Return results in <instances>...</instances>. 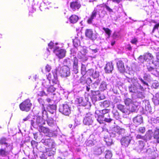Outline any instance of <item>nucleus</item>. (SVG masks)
Masks as SVG:
<instances>
[{
	"label": "nucleus",
	"mask_w": 159,
	"mask_h": 159,
	"mask_svg": "<svg viewBox=\"0 0 159 159\" xmlns=\"http://www.w3.org/2000/svg\"><path fill=\"white\" fill-rule=\"evenodd\" d=\"M138 131L142 134H144L145 131V128L144 127H140L138 129Z\"/></svg>",
	"instance_id": "obj_41"
},
{
	"label": "nucleus",
	"mask_w": 159,
	"mask_h": 159,
	"mask_svg": "<svg viewBox=\"0 0 159 159\" xmlns=\"http://www.w3.org/2000/svg\"><path fill=\"white\" fill-rule=\"evenodd\" d=\"M86 67L84 65H82L81 66V73L85 75L86 72Z\"/></svg>",
	"instance_id": "obj_44"
},
{
	"label": "nucleus",
	"mask_w": 159,
	"mask_h": 159,
	"mask_svg": "<svg viewBox=\"0 0 159 159\" xmlns=\"http://www.w3.org/2000/svg\"><path fill=\"white\" fill-rule=\"evenodd\" d=\"M8 153L7 151H6L5 148H0V155L2 157H5L6 156Z\"/></svg>",
	"instance_id": "obj_29"
},
{
	"label": "nucleus",
	"mask_w": 159,
	"mask_h": 159,
	"mask_svg": "<svg viewBox=\"0 0 159 159\" xmlns=\"http://www.w3.org/2000/svg\"><path fill=\"white\" fill-rule=\"evenodd\" d=\"M38 131L40 133H43L46 134V136L50 137L49 136L50 130L48 128L44 127L43 126H40L39 127Z\"/></svg>",
	"instance_id": "obj_12"
},
{
	"label": "nucleus",
	"mask_w": 159,
	"mask_h": 159,
	"mask_svg": "<svg viewBox=\"0 0 159 159\" xmlns=\"http://www.w3.org/2000/svg\"><path fill=\"white\" fill-rule=\"evenodd\" d=\"M133 122L137 125H139L143 122V118L141 115L137 116L133 119Z\"/></svg>",
	"instance_id": "obj_19"
},
{
	"label": "nucleus",
	"mask_w": 159,
	"mask_h": 159,
	"mask_svg": "<svg viewBox=\"0 0 159 159\" xmlns=\"http://www.w3.org/2000/svg\"><path fill=\"white\" fill-rule=\"evenodd\" d=\"M38 143L34 140H32L31 141V146L33 147H36Z\"/></svg>",
	"instance_id": "obj_46"
},
{
	"label": "nucleus",
	"mask_w": 159,
	"mask_h": 159,
	"mask_svg": "<svg viewBox=\"0 0 159 159\" xmlns=\"http://www.w3.org/2000/svg\"><path fill=\"white\" fill-rule=\"evenodd\" d=\"M54 52L56 56L60 59L63 58L66 56V51L64 49L56 48Z\"/></svg>",
	"instance_id": "obj_5"
},
{
	"label": "nucleus",
	"mask_w": 159,
	"mask_h": 159,
	"mask_svg": "<svg viewBox=\"0 0 159 159\" xmlns=\"http://www.w3.org/2000/svg\"><path fill=\"white\" fill-rule=\"evenodd\" d=\"M71 61L73 63V71L76 74L78 72V60L76 57H74Z\"/></svg>",
	"instance_id": "obj_8"
},
{
	"label": "nucleus",
	"mask_w": 159,
	"mask_h": 159,
	"mask_svg": "<svg viewBox=\"0 0 159 159\" xmlns=\"http://www.w3.org/2000/svg\"><path fill=\"white\" fill-rule=\"evenodd\" d=\"M112 156V153L109 151H106L105 157L107 159H110Z\"/></svg>",
	"instance_id": "obj_38"
},
{
	"label": "nucleus",
	"mask_w": 159,
	"mask_h": 159,
	"mask_svg": "<svg viewBox=\"0 0 159 159\" xmlns=\"http://www.w3.org/2000/svg\"><path fill=\"white\" fill-rule=\"evenodd\" d=\"M153 101L155 105L159 104V101L156 97L153 98Z\"/></svg>",
	"instance_id": "obj_52"
},
{
	"label": "nucleus",
	"mask_w": 159,
	"mask_h": 159,
	"mask_svg": "<svg viewBox=\"0 0 159 159\" xmlns=\"http://www.w3.org/2000/svg\"><path fill=\"white\" fill-rule=\"evenodd\" d=\"M47 78L49 81L52 80L53 83L57 84L58 82V80L57 70L55 69L52 70L51 73L48 74Z\"/></svg>",
	"instance_id": "obj_2"
},
{
	"label": "nucleus",
	"mask_w": 159,
	"mask_h": 159,
	"mask_svg": "<svg viewBox=\"0 0 159 159\" xmlns=\"http://www.w3.org/2000/svg\"><path fill=\"white\" fill-rule=\"evenodd\" d=\"M36 124L39 127L45 124V120L42 117L38 116L36 117Z\"/></svg>",
	"instance_id": "obj_18"
},
{
	"label": "nucleus",
	"mask_w": 159,
	"mask_h": 159,
	"mask_svg": "<svg viewBox=\"0 0 159 159\" xmlns=\"http://www.w3.org/2000/svg\"><path fill=\"white\" fill-rule=\"evenodd\" d=\"M154 138L157 139V142L159 143V140L158 139L159 138V129H157L155 130L154 133Z\"/></svg>",
	"instance_id": "obj_30"
},
{
	"label": "nucleus",
	"mask_w": 159,
	"mask_h": 159,
	"mask_svg": "<svg viewBox=\"0 0 159 159\" xmlns=\"http://www.w3.org/2000/svg\"><path fill=\"white\" fill-rule=\"evenodd\" d=\"M112 112L113 114L114 117L116 118H118L119 116V113L116 110H113Z\"/></svg>",
	"instance_id": "obj_42"
},
{
	"label": "nucleus",
	"mask_w": 159,
	"mask_h": 159,
	"mask_svg": "<svg viewBox=\"0 0 159 159\" xmlns=\"http://www.w3.org/2000/svg\"><path fill=\"white\" fill-rule=\"evenodd\" d=\"M116 65L118 70L120 73H123L125 71L124 64L122 60H118L116 63Z\"/></svg>",
	"instance_id": "obj_11"
},
{
	"label": "nucleus",
	"mask_w": 159,
	"mask_h": 159,
	"mask_svg": "<svg viewBox=\"0 0 159 159\" xmlns=\"http://www.w3.org/2000/svg\"><path fill=\"white\" fill-rule=\"evenodd\" d=\"M100 112V111L99 110H97L95 111L96 116L98 117L97 120L100 124L103 123L104 120L108 123H110L111 122L112 120L110 118H105L104 119V116H103L99 114Z\"/></svg>",
	"instance_id": "obj_3"
},
{
	"label": "nucleus",
	"mask_w": 159,
	"mask_h": 159,
	"mask_svg": "<svg viewBox=\"0 0 159 159\" xmlns=\"http://www.w3.org/2000/svg\"><path fill=\"white\" fill-rule=\"evenodd\" d=\"M102 30L104 31L105 33L107 34L108 38H109L111 35V30L108 28L105 27H103Z\"/></svg>",
	"instance_id": "obj_31"
},
{
	"label": "nucleus",
	"mask_w": 159,
	"mask_h": 159,
	"mask_svg": "<svg viewBox=\"0 0 159 159\" xmlns=\"http://www.w3.org/2000/svg\"><path fill=\"white\" fill-rule=\"evenodd\" d=\"M51 69V66L48 64H47L45 67L46 71L48 72L50 71Z\"/></svg>",
	"instance_id": "obj_48"
},
{
	"label": "nucleus",
	"mask_w": 159,
	"mask_h": 159,
	"mask_svg": "<svg viewBox=\"0 0 159 159\" xmlns=\"http://www.w3.org/2000/svg\"><path fill=\"white\" fill-rule=\"evenodd\" d=\"M152 130H148L144 135L145 139V141H146L147 140H150L152 137Z\"/></svg>",
	"instance_id": "obj_26"
},
{
	"label": "nucleus",
	"mask_w": 159,
	"mask_h": 159,
	"mask_svg": "<svg viewBox=\"0 0 159 159\" xmlns=\"http://www.w3.org/2000/svg\"><path fill=\"white\" fill-rule=\"evenodd\" d=\"M84 75H83L80 78V83H83L86 80V77L84 76Z\"/></svg>",
	"instance_id": "obj_51"
},
{
	"label": "nucleus",
	"mask_w": 159,
	"mask_h": 159,
	"mask_svg": "<svg viewBox=\"0 0 159 159\" xmlns=\"http://www.w3.org/2000/svg\"><path fill=\"white\" fill-rule=\"evenodd\" d=\"M91 93L93 95H97L100 94V92L98 90H91Z\"/></svg>",
	"instance_id": "obj_49"
},
{
	"label": "nucleus",
	"mask_w": 159,
	"mask_h": 159,
	"mask_svg": "<svg viewBox=\"0 0 159 159\" xmlns=\"http://www.w3.org/2000/svg\"><path fill=\"white\" fill-rule=\"evenodd\" d=\"M138 40L137 38H134L132 39L130 41V42L133 44H136Z\"/></svg>",
	"instance_id": "obj_53"
},
{
	"label": "nucleus",
	"mask_w": 159,
	"mask_h": 159,
	"mask_svg": "<svg viewBox=\"0 0 159 159\" xmlns=\"http://www.w3.org/2000/svg\"><path fill=\"white\" fill-rule=\"evenodd\" d=\"M83 98H80L78 99V101L79 104L82 105H84L85 104L83 101Z\"/></svg>",
	"instance_id": "obj_47"
},
{
	"label": "nucleus",
	"mask_w": 159,
	"mask_h": 159,
	"mask_svg": "<svg viewBox=\"0 0 159 159\" xmlns=\"http://www.w3.org/2000/svg\"><path fill=\"white\" fill-rule=\"evenodd\" d=\"M69 20L70 23L74 24L76 23L79 19L78 16L75 15H72L69 18Z\"/></svg>",
	"instance_id": "obj_20"
},
{
	"label": "nucleus",
	"mask_w": 159,
	"mask_h": 159,
	"mask_svg": "<svg viewBox=\"0 0 159 159\" xmlns=\"http://www.w3.org/2000/svg\"><path fill=\"white\" fill-rule=\"evenodd\" d=\"M34 136V138L36 140H37L38 139V133H35L33 134Z\"/></svg>",
	"instance_id": "obj_60"
},
{
	"label": "nucleus",
	"mask_w": 159,
	"mask_h": 159,
	"mask_svg": "<svg viewBox=\"0 0 159 159\" xmlns=\"http://www.w3.org/2000/svg\"><path fill=\"white\" fill-rule=\"evenodd\" d=\"M141 86V85L137 83L134 84L129 87V91L130 92L135 93L137 92L138 87Z\"/></svg>",
	"instance_id": "obj_14"
},
{
	"label": "nucleus",
	"mask_w": 159,
	"mask_h": 159,
	"mask_svg": "<svg viewBox=\"0 0 159 159\" xmlns=\"http://www.w3.org/2000/svg\"><path fill=\"white\" fill-rule=\"evenodd\" d=\"M80 2L78 1H73L70 3V7L73 11H78L81 7Z\"/></svg>",
	"instance_id": "obj_6"
},
{
	"label": "nucleus",
	"mask_w": 159,
	"mask_h": 159,
	"mask_svg": "<svg viewBox=\"0 0 159 159\" xmlns=\"http://www.w3.org/2000/svg\"><path fill=\"white\" fill-rule=\"evenodd\" d=\"M42 85L45 87L46 88L48 87L49 85V82L47 80H43L42 82Z\"/></svg>",
	"instance_id": "obj_40"
},
{
	"label": "nucleus",
	"mask_w": 159,
	"mask_h": 159,
	"mask_svg": "<svg viewBox=\"0 0 159 159\" xmlns=\"http://www.w3.org/2000/svg\"><path fill=\"white\" fill-rule=\"evenodd\" d=\"M56 90V88L53 85H51L47 88V91L48 93H52L54 92Z\"/></svg>",
	"instance_id": "obj_36"
},
{
	"label": "nucleus",
	"mask_w": 159,
	"mask_h": 159,
	"mask_svg": "<svg viewBox=\"0 0 159 159\" xmlns=\"http://www.w3.org/2000/svg\"><path fill=\"white\" fill-rule=\"evenodd\" d=\"M131 140V137L129 136L123 137L120 140V143L123 147H127Z\"/></svg>",
	"instance_id": "obj_7"
},
{
	"label": "nucleus",
	"mask_w": 159,
	"mask_h": 159,
	"mask_svg": "<svg viewBox=\"0 0 159 159\" xmlns=\"http://www.w3.org/2000/svg\"><path fill=\"white\" fill-rule=\"evenodd\" d=\"M85 144L87 146H92L94 145L93 142L91 139L87 140L85 142Z\"/></svg>",
	"instance_id": "obj_32"
},
{
	"label": "nucleus",
	"mask_w": 159,
	"mask_h": 159,
	"mask_svg": "<svg viewBox=\"0 0 159 159\" xmlns=\"http://www.w3.org/2000/svg\"><path fill=\"white\" fill-rule=\"evenodd\" d=\"M100 112H101V115H103V116L104 117V115L105 114H107L108 115V116H109V110L107 109H104L102 110L101 111H100Z\"/></svg>",
	"instance_id": "obj_34"
},
{
	"label": "nucleus",
	"mask_w": 159,
	"mask_h": 159,
	"mask_svg": "<svg viewBox=\"0 0 159 159\" xmlns=\"http://www.w3.org/2000/svg\"><path fill=\"white\" fill-rule=\"evenodd\" d=\"M85 36L89 39L93 40L94 34L93 30L91 29H86L85 30Z\"/></svg>",
	"instance_id": "obj_16"
},
{
	"label": "nucleus",
	"mask_w": 159,
	"mask_h": 159,
	"mask_svg": "<svg viewBox=\"0 0 159 159\" xmlns=\"http://www.w3.org/2000/svg\"><path fill=\"white\" fill-rule=\"evenodd\" d=\"M144 58L145 61L148 62L153 59V56L151 53L147 52L144 53Z\"/></svg>",
	"instance_id": "obj_22"
},
{
	"label": "nucleus",
	"mask_w": 159,
	"mask_h": 159,
	"mask_svg": "<svg viewBox=\"0 0 159 159\" xmlns=\"http://www.w3.org/2000/svg\"><path fill=\"white\" fill-rule=\"evenodd\" d=\"M93 116L92 115H88L84 118L83 122L86 125H90L93 122Z\"/></svg>",
	"instance_id": "obj_13"
},
{
	"label": "nucleus",
	"mask_w": 159,
	"mask_h": 159,
	"mask_svg": "<svg viewBox=\"0 0 159 159\" xmlns=\"http://www.w3.org/2000/svg\"><path fill=\"white\" fill-rule=\"evenodd\" d=\"M32 104L29 99L25 100L19 104V108L22 111L28 112L30 110Z\"/></svg>",
	"instance_id": "obj_1"
},
{
	"label": "nucleus",
	"mask_w": 159,
	"mask_h": 159,
	"mask_svg": "<svg viewBox=\"0 0 159 159\" xmlns=\"http://www.w3.org/2000/svg\"><path fill=\"white\" fill-rule=\"evenodd\" d=\"M62 64L64 66L69 68L71 66V60L69 58L65 59L63 61Z\"/></svg>",
	"instance_id": "obj_25"
},
{
	"label": "nucleus",
	"mask_w": 159,
	"mask_h": 159,
	"mask_svg": "<svg viewBox=\"0 0 159 159\" xmlns=\"http://www.w3.org/2000/svg\"><path fill=\"white\" fill-rule=\"evenodd\" d=\"M38 101L42 105H43V104L44 105V102L43 100V99L41 98H39L38 99Z\"/></svg>",
	"instance_id": "obj_57"
},
{
	"label": "nucleus",
	"mask_w": 159,
	"mask_h": 159,
	"mask_svg": "<svg viewBox=\"0 0 159 159\" xmlns=\"http://www.w3.org/2000/svg\"><path fill=\"white\" fill-rule=\"evenodd\" d=\"M117 108L123 113L127 114L129 113V110L125 108L124 105L121 104H118L117 105Z\"/></svg>",
	"instance_id": "obj_17"
},
{
	"label": "nucleus",
	"mask_w": 159,
	"mask_h": 159,
	"mask_svg": "<svg viewBox=\"0 0 159 159\" xmlns=\"http://www.w3.org/2000/svg\"><path fill=\"white\" fill-rule=\"evenodd\" d=\"M59 110L60 112L66 116H68L70 113V108L67 104L60 105Z\"/></svg>",
	"instance_id": "obj_4"
},
{
	"label": "nucleus",
	"mask_w": 159,
	"mask_h": 159,
	"mask_svg": "<svg viewBox=\"0 0 159 159\" xmlns=\"http://www.w3.org/2000/svg\"><path fill=\"white\" fill-rule=\"evenodd\" d=\"M136 138L137 139H143V140H144V141H145V139L144 136H142L141 135H140L139 134H137L136 135Z\"/></svg>",
	"instance_id": "obj_54"
},
{
	"label": "nucleus",
	"mask_w": 159,
	"mask_h": 159,
	"mask_svg": "<svg viewBox=\"0 0 159 159\" xmlns=\"http://www.w3.org/2000/svg\"><path fill=\"white\" fill-rule=\"evenodd\" d=\"M159 26V23H158V24H156L154 26V27H153V29L152 30V32H153L156 29H158Z\"/></svg>",
	"instance_id": "obj_59"
},
{
	"label": "nucleus",
	"mask_w": 159,
	"mask_h": 159,
	"mask_svg": "<svg viewBox=\"0 0 159 159\" xmlns=\"http://www.w3.org/2000/svg\"><path fill=\"white\" fill-rule=\"evenodd\" d=\"M38 95L39 96H43L44 95L47 96V94L45 93V92L43 90L39 92L38 93Z\"/></svg>",
	"instance_id": "obj_45"
},
{
	"label": "nucleus",
	"mask_w": 159,
	"mask_h": 159,
	"mask_svg": "<svg viewBox=\"0 0 159 159\" xmlns=\"http://www.w3.org/2000/svg\"><path fill=\"white\" fill-rule=\"evenodd\" d=\"M123 131V129L120 128L118 126L114 127L112 129V133L114 134L117 133L118 134H120Z\"/></svg>",
	"instance_id": "obj_21"
},
{
	"label": "nucleus",
	"mask_w": 159,
	"mask_h": 159,
	"mask_svg": "<svg viewBox=\"0 0 159 159\" xmlns=\"http://www.w3.org/2000/svg\"><path fill=\"white\" fill-rule=\"evenodd\" d=\"M107 85L105 82H102L101 83L100 87V89L101 91H104L106 89Z\"/></svg>",
	"instance_id": "obj_37"
},
{
	"label": "nucleus",
	"mask_w": 159,
	"mask_h": 159,
	"mask_svg": "<svg viewBox=\"0 0 159 159\" xmlns=\"http://www.w3.org/2000/svg\"><path fill=\"white\" fill-rule=\"evenodd\" d=\"M89 75L94 78L96 79L99 76V72L97 71H95L94 72V70L93 69H90L89 70Z\"/></svg>",
	"instance_id": "obj_23"
},
{
	"label": "nucleus",
	"mask_w": 159,
	"mask_h": 159,
	"mask_svg": "<svg viewBox=\"0 0 159 159\" xmlns=\"http://www.w3.org/2000/svg\"><path fill=\"white\" fill-rule=\"evenodd\" d=\"M125 104V105L129 106L132 102V100L129 98H126L124 100Z\"/></svg>",
	"instance_id": "obj_35"
},
{
	"label": "nucleus",
	"mask_w": 159,
	"mask_h": 159,
	"mask_svg": "<svg viewBox=\"0 0 159 159\" xmlns=\"http://www.w3.org/2000/svg\"><path fill=\"white\" fill-rule=\"evenodd\" d=\"M144 54L143 55H141L138 58V59L140 61L144 62V61H145V60H144Z\"/></svg>",
	"instance_id": "obj_50"
},
{
	"label": "nucleus",
	"mask_w": 159,
	"mask_h": 159,
	"mask_svg": "<svg viewBox=\"0 0 159 159\" xmlns=\"http://www.w3.org/2000/svg\"><path fill=\"white\" fill-rule=\"evenodd\" d=\"M42 114H43L44 112H45V113H47V111L45 110V108L44 107V105L43 104V105H42Z\"/></svg>",
	"instance_id": "obj_62"
},
{
	"label": "nucleus",
	"mask_w": 159,
	"mask_h": 159,
	"mask_svg": "<svg viewBox=\"0 0 159 159\" xmlns=\"http://www.w3.org/2000/svg\"><path fill=\"white\" fill-rule=\"evenodd\" d=\"M138 142L139 143L138 146L139 149L142 150L145 146L144 143L143 141L141 140L139 141Z\"/></svg>",
	"instance_id": "obj_33"
},
{
	"label": "nucleus",
	"mask_w": 159,
	"mask_h": 159,
	"mask_svg": "<svg viewBox=\"0 0 159 159\" xmlns=\"http://www.w3.org/2000/svg\"><path fill=\"white\" fill-rule=\"evenodd\" d=\"M139 80L141 81V82L144 85L148 86V84L146 82L141 78H139Z\"/></svg>",
	"instance_id": "obj_61"
},
{
	"label": "nucleus",
	"mask_w": 159,
	"mask_h": 159,
	"mask_svg": "<svg viewBox=\"0 0 159 159\" xmlns=\"http://www.w3.org/2000/svg\"><path fill=\"white\" fill-rule=\"evenodd\" d=\"M112 37L113 39H115L118 37V34L116 32H114L112 34Z\"/></svg>",
	"instance_id": "obj_58"
},
{
	"label": "nucleus",
	"mask_w": 159,
	"mask_h": 159,
	"mask_svg": "<svg viewBox=\"0 0 159 159\" xmlns=\"http://www.w3.org/2000/svg\"><path fill=\"white\" fill-rule=\"evenodd\" d=\"M62 75L64 76H67L70 74V70L69 68L63 66L60 70Z\"/></svg>",
	"instance_id": "obj_15"
},
{
	"label": "nucleus",
	"mask_w": 159,
	"mask_h": 159,
	"mask_svg": "<svg viewBox=\"0 0 159 159\" xmlns=\"http://www.w3.org/2000/svg\"><path fill=\"white\" fill-rule=\"evenodd\" d=\"M105 7L106 8V9L108 11L110 12H112L113 10L112 9H111L107 5H105Z\"/></svg>",
	"instance_id": "obj_56"
},
{
	"label": "nucleus",
	"mask_w": 159,
	"mask_h": 159,
	"mask_svg": "<svg viewBox=\"0 0 159 159\" xmlns=\"http://www.w3.org/2000/svg\"><path fill=\"white\" fill-rule=\"evenodd\" d=\"M40 157L41 159H46V156L43 153L41 154Z\"/></svg>",
	"instance_id": "obj_64"
},
{
	"label": "nucleus",
	"mask_w": 159,
	"mask_h": 159,
	"mask_svg": "<svg viewBox=\"0 0 159 159\" xmlns=\"http://www.w3.org/2000/svg\"><path fill=\"white\" fill-rule=\"evenodd\" d=\"M47 109L50 112H52L54 110H56L57 108V106L55 104H49L47 106Z\"/></svg>",
	"instance_id": "obj_28"
},
{
	"label": "nucleus",
	"mask_w": 159,
	"mask_h": 159,
	"mask_svg": "<svg viewBox=\"0 0 159 159\" xmlns=\"http://www.w3.org/2000/svg\"><path fill=\"white\" fill-rule=\"evenodd\" d=\"M103 105L105 107H108L110 105V102L107 101H105L103 103Z\"/></svg>",
	"instance_id": "obj_43"
},
{
	"label": "nucleus",
	"mask_w": 159,
	"mask_h": 159,
	"mask_svg": "<svg viewBox=\"0 0 159 159\" xmlns=\"http://www.w3.org/2000/svg\"><path fill=\"white\" fill-rule=\"evenodd\" d=\"M98 11L97 9L95 8L91 12L90 16L88 18L87 22L88 24H91L93 21V20L96 17Z\"/></svg>",
	"instance_id": "obj_9"
},
{
	"label": "nucleus",
	"mask_w": 159,
	"mask_h": 159,
	"mask_svg": "<svg viewBox=\"0 0 159 159\" xmlns=\"http://www.w3.org/2000/svg\"><path fill=\"white\" fill-rule=\"evenodd\" d=\"M7 139L4 137H2L0 138V144H4L6 147L7 148L8 147L10 146V144H8L7 142Z\"/></svg>",
	"instance_id": "obj_27"
},
{
	"label": "nucleus",
	"mask_w": 159,
	"mask_h": 159,
	"mask_svg": "<svg viewBox=\"0 0 159 159\" xmlns=\"http://www.w3.org/2000/svg\"><path fill=\"white\" fill-rule=\"evenodd\" d=\"M113 69V64L111 62H107L104 67L105 72L106 73H111Z\"/></svg>",
	"instance_id": "obj_10"
},
{
	"label": "nucleus",
	"mask_w": 159,
	"mask_h": 159,
	"mask_svg": "<svg viewBox=\"0 0 159 159\" xmlns=\"http://www.w3.org/2000/svg\"><path fill=\"white\" fill-rule=\"evenodd\" d=\"M47 122L48 124L50 126H52L54 124V120L52 118L47 119Z\"/></svg>",
	"instance_id": "obj_39"
},
{
	"label": "nucleus",
	"mask_w": 159,
	"mask_h": 159,
	"mask_svg": "<svg viewBox=\"0 0 159 159\" xmlns=\"http://www.w3.org/2000/svg\"><path fill=\"white\" fill-rule=\"evenodd\" d=\"M125 48L129 51H131L132 49V47L130 44L126 45L125 46Z\"/></svg>",
	"instance_id": "obj_55"
},
{
	"label": "nucleus",
	"mask_w": 159,
	"mask_h": 159,
	"mask_svg": "<svg viewBox=\"0 0 159 159\" xmlns=\"http://www.w3.org/2000/svg\"><path fill=\"white\" fill-rule=\"evenodd\" d=\"M31 125L33 126V127H34L36 125V122L35 123L33 120H31Z\"/></svg>",
	"instance_id": "obj_63"
},
{
	"label": "nucleus",
	"mask_w": 159,
	"mask_h": 159,
	"mask_svg": "<svg viewBox=\"0 0 159 159\" xmlns=\"http://www.w3.org/2000/svg\"><path fill=\"white\" fill-rule=\"evenodd\" d=\"M41 142L44 145L48 146H49L52 144V140L50 138H43L41 140Z\"/></svg>",
	"instance_id": "obj_24"
}]
</instances>
